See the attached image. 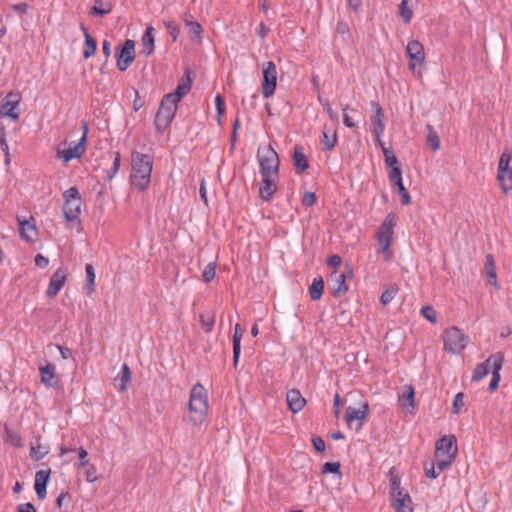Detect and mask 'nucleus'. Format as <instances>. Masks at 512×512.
I'll list each match as a JSON object with an SVG mask.
<instances>
[{"instance_id":"1","label":"nucleus","mask_w":512,"mask_h":512,"mask_svg":"<svg viewBox=\"0 0 512 512\" xmlns=\"http://www.w3.org/2000/svg\"><path fill=\"white\" fill-rule=\"evenodd\" d=\"M132 173L130 183L138 191L146 190L151 181L153 158L150 155L133 151L131 154Z\"/></svg>"},{"instance_id":"2","label":"nucleus","mask_w":512,"mask_h":512,"mask_svg":"<svg viewBox=\"0 0 512 512\" xmlns=\"http://www.w3.org/2000/svg\"><path fill=\"white\" fill-rule=\"evenodd\" d=\"M208 410V394L205 387L196 383L190 392L189 399V418L194 425H199L204 421Z\"/></svg>"},{"instance_id":"3","label":"nucleus","mask_w":512,"mask_h":512,"mask_svg":"<svg viewBox=\"0 0 512 512\" xmlns=\"http://www.w3.org/2000/svg\"><path fill=\"white\" fill-rule=\"evenodd\" d=\"M395 226V215L389 213L379 227L376 238L380 246V252L384 254V260L389 261L392 257L390 246L393 240V228Z\"/></svg>"},{"instance_id":"4","label":"nucleus","mask_w":512,"mask_h":512,"mask_svg":"<svg viewBox=\"0 0 512 512\" xmlns=\"http://www.w3.org/2000/svg\"><path fill=\"white\" fill-rule=\"evenodd\" d=\"M63 214L67 222L80 224L79 215L81 212L82 199L76 187H70L63 193Z\"/></svg>"},{"instance_id":"5","label":"nucleus","mask_w":512,"mask_h":512,"mask_svg":"<svg viewBox=\"0 0 512 512\" xmlns=\"http://www.w3.org/2000/svg\"><path fill=\"white\" fill-rule=\"evenodd\" d=\"M390 497L394 512H413L412 499L407 491L400 487V479L391 477Z\"/></svg>"},{"instance_id":"6","label":"nucleus","mask_w":512,"mask_h":512,"mask_svg":"<svg viewBox=\"0 0 512 512\" xmlns=\"http://www.w3.org/2000/svg\"><path fill=\"white\" fill-rule=\"evenodd\" d=\"M176 110L177 103L172 101L171 96L164 95L154 119V125L157 131L163 132L170 126Z\"/></svg>"},{"instance_id":"7","label":"nucleus","mask_w":512,"mask_h":512,"mask_svg":"<svg viewBox=\"0 0 512 512\" xmlns=\"http://www.w3.org/2000/svg\"><path fill=\"white\" fill-rule=\"evenodd\" d=\"M443 342L445 351L460 354L466 348L469 337L456 326H452L444 331Z\"/></svg>"},{"instance_id":"8","label":"nucleus","mask_w":512,"mask_h":512,"mask_svg":"<svg viewBox=\"0 0 512 512\" xmlns=\"http://www.w3.org/2000/svg\"><path fill=\"white\" fill-rule=\"evenodd\" d=\"M257 157L260 165V174L278 176L280 166L279 156L270 145L259 148Z\"/></svg>"},{"instance_id":"9","label":"nucleus","mask_w":512,"mask_h":512,"mask_svg":"<svg viewBox=\"0 0 512 512\" xmlns=\"http://www.w3.org/2000/svg\"><path fill=\"white\" fill-rule=\"evenodd\" d=\"M406 54L409 57V69L421 76V67L425 63V51L423 44L418 40H411L406 46Z\"/></svg>"},{"instance_id":"10","label":"nucleus","mask_w":512,"mask_h":512,"mask_svg":"<svg viewBox=\"0 0 512 512\" xmlns=\"http://www.w3.org/2000/svg\"><path fill=\"white\" fill-rule=\"evenodd\" d=\"M135 42L131 39L116 48L117 68L124 72L135 60Z\"/></svg>"},{"instance_id":"11","label":"nucleus","mask_w":512,"mask_h":512,"mask_svg":"<svg viewBox=\"0 0 512 512\" xmlns=\"http://www.w3.org/2000/svg\"><path fill=\"white\" fill-rule=\"evenodd\" d=\"M354 276L353 269L350 265L346 264V272H341L335 269L331 275L329 282L332 284V295L338 297L348 292L349 287L346 283V278Z\"/></svg>"},{"instance_id":"12","label":"nucleus","mask_w":512,"mask_h":512,"mask_svg":"<svg viewBox=\"0 0 512 512\" xmlns=\"http://www.w3.org/2000/svg\"><path fill=\"white\" fill-rule=\"evenodd\" d=\"M277 85L276 65L268 61L263 65L262 93L265 98L272 96Z\"/></svg>"},{"instance_id":"13","label":"nucleus","mask_w":512,"mask_h":512,"mask_svg":"<svg viewBox=\"0 0 512 512\" xmlns=\"http://www.w3.org/2000/svg\"><path fill=\"white\" fill-rule=\"evenodd\" d=\"M21 97L17 92L8 93L3 99L0 109V116L9 117L12 120H18L20 113L17 111Z\"/></svg>"},{"instance_id":"14","label":"nucleus","mask_w":512,"mask_h":512,"mask_svg":"<svg viewBox=\"0 0 512 512\" xmlns=\"http://www.w3.org/2000/svg\"><path fill=\"white\" fill-rule=\"evenodd\" d=\"M457 451V440L454 435L443 436L436 442L435 457L450 456L455 459Z\"/></svg>"},{"instance_id":"15","label":"nucleus","mask_w":512,"mask_h":512,"mask_svg":"<svg viewBox=\"0 0 512 512\" xmlns=\"http://www.w3.org/2000/svg\"><path fill=\"white\" fill-rule=\"evenodd\" d=\"M372 111L374 112V116L371 118L372 123V133L375 137V143L381 142V136L385 130L384 124V112L379 105V103L372 101L371 102Z\"/></svg>"},{"instance_id":"16","label":"nucleus","mask_w":512,"mask_h":512,"mask_svg":"<svg viewBox=\"0 0 512 512\" xmlns=\"http://www.w3.org/2000/svg\"><path fill=\"white\" fill-rule=\"evenodd\" d=\"M67 280V272L64 268H58L50 278L46 296L49 299H54L60 290L63 288Z\"/></svg>"},{"instance_id":"17","label":"nucleus","mask_w":512,"mask_h":512,"mask_svg":"<svg viewBox=\"0 0 512 512\" xmlns=\"http://www.w3.org/2000/svg\"><path fill=\"white\" fill-rule=\"evenodd\" d=\"M192 86V79L190 76V70L186 69L184 72L183 77L181 78L180 82L178 83L176 89L172 93L166 94V96H171L172 101L178 102L189 93Z\"/></svg>"},{"instance_id":"18","label":"nucleus","mask_w":512,"mask_h":512,"mask_svg":"<svg viewBox=\"0 0 512 512\" xmlns=\"http://www.w3.org/2000/svg\"><path fill=\"white\" fill-rule=\"evenodd\" d=\"M50 475H51L50 468L41 469V470L37 471L35 474L34 488H35L36 495L39 499H44L46 497V493H47L46 488H47V484L50 479Z\"/></svg>"},{"instance_id":"19","label":"nucleus","mask_w":512,"mask_h":512,"mask_svg":"<svg viewBox=\"0 0 512 512\" xmlns=\"http://www.w3.org/2000/svg\"><path fill=\"white\" fill-rule=\"evenodd\" d=\"M489 361H493L492 378L489 383V390L494 391L500 381V370L502 369L504 362V355L501 352L494 353L489 356Z\"/></svg>"},{"instance_id":"20","label":"nucleus","mask_w":512,"mask_h":512,"mask_svg":"<svg viewBox=\"0 0 512 512\" xmlns=\"http://www.w3.org/2000/svg\"><path fill=\"white\" fill-rule=\"evenodd\" d=\"M17 220L19 224L20 237L27 242L34 241L37 236V228L34 218L31 217L29 220H22L18 217Z\"/></svg>"},{"instance_id":"21","label":"nucleus","mask_w":512,"mask_h":512,"mask_svg":"<svg viewBox=\"0 0 512 512\" xmlns=\"http://www.w3.org/2000/svg\"><path fill=\"white\" fill-rule=\"evenodd\" d=\"M262 185L259 189V195L262 200L269 201L273 198L277 186L274 182V175L261 174Z\"/></svg>"},{"instance_id":"22","label":"nucleus","mask_w":512,"mask_h":512,"mask_svg":"<svg viewBox=\"0 0 512 512\" xmlns=\"http://www.w3.org/2000/svg\"><path fill=\"white\" fill-rule=\"evenodd\" d=\"M85 153V143L79 141L75 146L57 151V157L62 159L64 163H68L72 159L80 158Z\"/></svg>"},{"instance_id":"23","label":"nucleus","mask_w":512,"mask_h":512,"mask_svg":"<svg viewBox=\"0 0 512 512\" xmlns=\"http://www.w3.org/2000/svg\"><path fill=\"white\" fill-rule=\"evenodd\" d=\"M286 401L289 409L293 413L301 411L306 404L305 398L297 389H291L287 392Z\"/></svg>"},{"instance_id":"24","label":"nucleus","mask_w":512,"mask_h":512,"mask_svg":"<svg viewBox=\"0 0 512 512\" xmlns=\"http://www.w3.org/2000/svg\"><path fill=\"white\" fill-rule=\"evenodd\" d=\"M368 414H369V404H368V402L365 401V402H363V404L361 405V408H359V409L349 406L346 409L345 420H346L347 424L350 425L351 422L354 420H359V421L364 420L368 416Z\"/></svg>"},{"instance_id":"25","label":"nucleus","mask_w":512,"mask_h":512,"mask_svg":"<svg viewBox=\"0 0 512 512\" xmlns=\"http://www.w3.org/2000/svg\"><path fill=\"white\" fill-rule=\"evenodd\" d=\"M41 373V382L47 387H54L57 383V377L55 375V365L48 363L39 368Z\"/></svg>"},{"instance_id":"26","label":"nucleus","mask_w":512,"mask_h":512,"mask_svg":"<svg viewBox=\"0 0 512 512\" xmlns=\"http://www.w3.org/2000/svg\"><path fill=\"white\" fill-rule=\"evenodd\" d=\"M293 164L297 174H302L308 167L309 162L301 146H295L293 152Z\"/></svg>"},{"instance_id":"27","label":"nucleus","mask_w":512,"mask_h":512,"mask_svg":"<svg viewBox=\"0 0 512 512\" xmlns=\"http://www.w3.org/2000/svg\"><path fill=\"white\" fill-rule=\"evenodd\" d=\"M154 33L155 29L152 26H148L142 36L141 45L142 51L141 53L145 56H149L154 52Z\"/></svg>"},{"instance_id":"28","label":"nucleus","mask_w":512,"mask_h":512,"mask_svg":"<svg viewBox=\"0 0 512 512\" xmlns=\"http://www.w3.org/2000/svg\"><path fill=\"white\" fill-rule=\"evenodd\" d=\"M81 30L85 37L83 57L88 59L96 53L97 43L96 40L89 34L87 28L81 24Z\"/></svg>"},{"instance_id":"29","label":"nucleus","mask_w":512,"mask_h":512,"mask_svg":"<svg viewBox=\"0 0 512 512\" xmlns=\"http://www.w3.org/2000/svg\"><path fill=\"white\" fill-rule=\"evenodd\" d=\"M50 451L48 444H42L41 443V436H38L36 439V442L31 445L30 448V457L35 460L39 461L43 459Z\"/></svg>"},{"instance_id":"30","label":"nucleus","mask_w":512,"mask_h":512,"mask_svg":"<svg viewBox=\"0 0 512 512\" xmlns=\"http://www.w3.org/2000/svg\"><path fill=\"white\" fill-rule=\"evenodd\" d=\"M131 380V371L129 366L124 363L121 368V373L114 379L115 386L119 391L124 392L127 389V384Z\"/></svg>"},{"instance_id":"31","label":"nucleus","mask_w":512,"mask_h":512,"mask_svg":"<svg viewBox=\"0 0 512 512\" xmlns=\"http://www.w3.org/2000/svg\"><path fill=\"white\" fill-rule=\"evenodd\" d=\"M485 271L489 279V283L494 287L498 288L496 266L492 254H487L485 256Z\"/></svg>"},{"instance_id":"32","label":"nucleus","mask_w":512,"mask_h":512,"mask_svg":"<svg viewBox=\"0 0 512 512\" xmlns=\"http://www.w3.org/2000/svg\"><path fill=\"white\" fill-rule=\"evenodd\" d=\"M243 335V329L240 324L235 325V330L233 334V363L234 366L237 365L240 352H241V339Z\"/></svg>"},{"instance_id":"33","label":"nucleus","mask_w":512,"mask_h":512,"mask_svg":"<svg viewBox=\"0 0 512 512\" xmlns=\"http://www.w3.org/2000/svg\"><path fill=\"white\" fill-rule=\"evenodd\" d=\"M324 291V280L321 276L313 279L309 287V295L313 301L320 300Z\"/></svg>"},{"instance_id":"34","label":"nucleus","mask_w":512,"mask_h":512,"mask_svg":"<svg viewBox=\"0 0 512 512\" xmlns=\"http://www.w3.org/2000/svg\"><path fill=\"white\" fill-rule=\"evenodd\" d=\"M493 369V361H489V357L482 363L478 364L472 375L473 381H480L482 378H484L489 373V369Z\"/></svg>"},{"instance_id":"35","label":"nucleus","mask_w":512,"mask_h":512,"mask_svg":"<svg viewBox=\"0 0 512 512\" xmlns=\"http://www.w3.org/2000/svg\"><path fill=\"white\" fill-rule=\"evenodd\" d=\"M497 179L504 193L512 189V169L498 171Z\"/></svg>"},{"instance_id":"36","label":"nucleus","mask_w":512,"mask_h":512,"mask_svg":"<svg viewBox=\"0 0 512 512\" xmlns=\"http://www.w3.org/2000/svg\"><path fill=\"white\" fill-rule=\"evenodd\" d=\"M112 10V5L109 2L103 0H95L94 5L91 8V15L105 16Z\"/></svg>"},{"instance_id":"37","label":"nucleus","mask_w":512,"mask_h":512,"mask_svg":"<svg viewBox=\"0 0 512 512\" xmlns=\"http://www.w3.org/2000/svg\"><path fill=\"white\" fill-rule=\"evenodd\" d=\"M321 143L325 150H332L337 144V133L335 130L331 131L325 127L323 131Z\"/></svg>"},{"instance_id":"38","label":"nucleus","mask_w":512,"mask_h":512,"mask_svg":"<svg viewBox=\"0 0 512 512\" xmlns=\"http://www.w3.org/2000/svg\"><path fill=\"white\" fill-rule=\"evenodd\" d=\"M425 129L427 131V144L433 151L438 150L440 148V138L437 132L431 124H426Z\"/></svg>"},{"instance_id":"39","label":"nucleus","mask_w":512,"mask_h":512,"mask_svg":"<svg viewBox=\"0 0 512 512\" xmlns=\"http://www.w3.org/2000/svg\"><path fill=\"white\" fill-rule=\"evenodd\" d=\"M383 152L384 161L387 167L398 165L397 157L395 156L392 149L387 148L383 141L377 143Z\"/></svg>"},{"instance_id":"40","label":"nucleus","mask_w":512,"mask_h":512,"mask_svg":"<svg viewBox=\"0 0 512 512\" xmlns=\"http://www.w3.org/2000/svg\"><path fill=\"white\" fill-rule=\"evenodd\" d=\"M85 272H86V290L87 294L91 295L94 291V285H95V270L92 264H86L85 266Z\"/></svg>"},{"instance_id":"41","label":"nucleus","mask_w":512,"mask_h":512,"mask_svg":"<svg viewBox=\"0 0 512 512\" xmlns=\"http://www.w3.org/2000/svg\"><path fill=\"white\" fill-rule=\"evenodd\" d=\"M186 27L188 28V34L191 39H197L198 41H201L203 28L200 23L192 21L189 22Z\"/></svg>"},{"instance_id":"42","label":"nucleus","mask_w":512,"mask_h":512,"mask_svg":"<svg viewBox=\"0 0 512 512\" xmlns=\"http://www.w3.org/2000/svg\"><path fill=\"white\" fill-rule=\"evenodd\" d=\"M5 441L12 444L15 447L23 446V441L20 434L8 428L5 429Z\"/></svg>"},{"instance_id":"43","label":"nucleus","mask_w":512,"mask_h":512,"mask_svg":"<svg viewBox=\"0 0 512 512\" xmlns=\"http://www.w3.org/2000/svg\"><path fill=\"white\" fill-rule=\"evenodd\" d=\"M399 15L406 24L411 22L413 11L408 7V0H402L399 5Z\"/></svg>"},{"instance_id":"44","label":"nucleus","mask_w":512,"mask_h":512,"mask_svg":"<svg viewBox=\"0 0 512 512\" xmlns=\"http://www.w3.org/2000/svg\"><path fill=\"white\" fill-rule=\"evenodd\" d=\"M200 322L205 332H210L215 324V316L213 313H203L200 315Z\"/></svg>"},{"instance_id":"45","label":"nucleus","mask_w":512,"mask_h":512,"mask_svg":"<svg viewBox=\"0 0 512 512\" xmlns=\"http://www.w3.org/2000/svg\"><path fill=\"white\" fill-rule=\"evenodd\" d=\"M120 163H121V155L119 152H116L114 155L112 166L106 172V176H105L106 180L110 181L112 178L115 177V175L117 174V172L120 168Z\"/></svg>"},{"instance_id":"46","label":"nucleus","mask_w":512,"mask_h":512,"mask_svg":"<svg viewBox=\"0 0 512 512\" xmlns=\"http://www.w3.org/2000/svg\"><path fill=\"white\" fill-rule=\"evenodd\" d=\"M399 402L403 407L414 406V389L411 386L406 393H403L401 396H399Z\"/></svg>"},{"instance_id":"47","label":"nucleus","mask_w":512,"mask_h":512,"mask_svg":"<svg viewBox=\"0 0 512 512\" xmlns=\"http://www.w3.org/2000/svg\"><path fill=\"white\" fill-rule=\"evenodd\" d=\"M390 171L388 174L389 181L392 185L396 183H400L402 181V171L400 165L390 166Z\"/></svg>"},{"instance_id":"48","label":"nucleus","mask_w":512,"mask_h":512,"mask_svg":"<svg viewBox=\"0 0 512 512\" xmlns=\"http://www.w3.org/2000/svg\"><path fill=\"white\" fill-rule=\"evenodd\" d=\"M454 460L455 459L451 458L450 456L449 457L439 456V457H435L434 464H435L438 472L440 473L444 469H446L448 466H450L454 462Z\"/></svg>"},{"instance_id":"49","label":"nucleus","mask_w":512,"mask_h":512,"mask_svg":"<svg viewBox=\"0 0 512 512\" xmlns=\"http://www.w3.org/2000/svg\"><path fill=\"white\" fill-rule=\"evenodd\" d=\"M420 313L429 322H437V312L432 306H423L420 310Z\"/></svg>"},{"instance_id":"50","label":"nucleus","mask_w":512,"mask_h":512,"mask_svg":"<svg viewBox=\"0 0 512 512\" xmlns=\"http://www.w3.org/2000/svg\"><path fill=\"white\" fill-rule=\"evenodd\" d=\"M322 474L333 473L341 476L340 463L339 462H326L321 470Z\"/></svg>"},{"instance_id":"51","label":"nucleus","mask_w":512,"mask_h":512,"mask_svg":"<svg viewBox=\"0 0 512 512\" xmlns=\"http://www.w3.org/2000/svg\"><path fill=\"white\" fill-rule=\"evenodd\" d=\"M216 274V264L210 262L202 272V277L205 282H210L214 279Z\"/></svg>"},{"instance_id":"52","label":"nucleus","mask_w":512,"mask_h":512,"mask_svg":"<svg viewBox=\"0 0 512 512\" xmlns=\"http://www.w3.org/2000/svg\"><path fill=\"white\" fill-rule=\"evenodd\" d=\"M164 25L167 28L170 36L172 37V40L176 41V39L180 33L179 26L174 21H170V20L164 21Z\"/></svg>"},{"instance_id":"53","label":"nucleus","mask_w":512,"mask_h":512,"mask_svg":"<svg viewBox=\"0 0 512 512\" xmlns=\"http://www.w3.org/2000/svg\"><path fill=\"white\" fill-rule=\"evenodd\" d=\"M394 186H397V188H398V192H399V194L401 196V203L403 205L410 204L411 203V198H410V195H409L408 191L406 190V188L403 185V181H401L400 183L394 184Z\"/></svg>"},{"instance_id":"54","label":"nucleus","mask_w":512,"mask_h":512,"mask_svg":"<svg viewBox=\"0 0 512 512\" xmlns=\"http://www.w3.org/2000/svg\"><path fill=\"white\" fill-rule=\"evenodd\" d=\"M319 101L320 103L323 105V107L325 108L326 112L328 113L329 115V118L335 122V123H338L339 122V116L336 112H334L329 104V101L327 99H322L321 97H319Z\"/></svg>"},{"instance_id":"55","label":"nucleus","mask_w":512,"mask_h":512,"mask_svg":"<svg viewBox=\"0 0 512 512\" xmlns=\"http://www.w3.org/2000/svg\"><path fill=\"white\" fill-rule=\"evenodd\" d=\"M424 470H425L426 476L431 479H435L439 475V472L436 471V466L434 464V461H430V462L426 461L424 464Z\"/></svg>"},{"instance_id":"56","label":"nucleus","mask_w":512,"mask_h":512,"mask_svg":"<svg viewBox=\"0 0 512 512\" xmlns=\"http://www.w3.org/2000/svg\"><path fill=\"white\" fill-rule=\"evenodd\" d=\"M511 158L512 156L508 153H503L501 156H500V159H499V163H498V171H502V170H508L510 169V161H511Z\"/></svg>"},{"instance_id":"57","label":"nucleus","mask_w":512,"mask_h":512,"mask_svg":"<svg viewBox=\"0 0 512 512\" xmlns=\"http://www.w3.org/2000/svg\"><path fill=\"white\" fill-rule=\"evenodd\" d=\"M463 398H464V394L461 392L457 393L455 395L454 400H453V405H452V412L454 414L459 413L460 408L464 405Z\"/></svg>"},{"instance_id":"58","label":"nucleus","mask_w":512,"mask_h":512,"mask_svg":"<svg viewBox=\"0 0 512 512\" xmlns=\"http://www.w3.org/2000/svg\"><path fill=\"white\" fill-rule=\"evenodd\" d=\"M395 294H396V290L395 289H387L385 290L381 297H380V301L383 305H387L389 304L393 298L395 297Z\"/></svg>"},{"instance_id":"59","label":"nucleus","mask_w":512,"mask_h":512,"mask_svg":"<svg viewBox=\"0 0 512 512\" xmlns=\"http://www.w3.org/2000/svg\"><path fill=\"white\" fill-rule=\"evenodd\" d=\"M311 442H312L314 449L317 452L322 453L325 451V442L320 436H318V435L312 436Z\"/></svg>"},{"instance_id":"60","label":"nucleus","mask_w":512,"mask_h":512,"mask_svg":"<svg viewBox=\"0 0 512 512\" xmlns=\"http://www.w3.org/2000/svg\"><path fill=\"white\" fill-rule=\"evenodd\" d=\"M302 204L306 207H311L316 202V195L314 192H305L302 197Z\"/></svg>"},{"instance_id":"61","label":"nucleus","mask_w":512,"mask_h":512,"mask_svg":"<svg viewBox=\"0 0 512 512\" xmlns=\"http://www.w3.org/2000/svg\"><path fill=\"white\" fill-rule=\"evenodd\" d=\"M34 261H35V265L42 269L46 268L49 264V259L42 254H37L35 256Z\"/></svg>"},{"instance_id":"62","label":"nucleus","mask_w":512,"mask_h":512,"mask_svg":"<svg viewBox=\"0 0 512 512\" xmlns=\"http://www.w3.org/2000/svg\"><path fill=\"white\" fill-rule=\"evenodd\" d=\"M98 479L97 475H96V467L91 465L90 467H88V469L86 470V481L89 482V483H93L95 482L96 480Z\"/></svg>"},{"instance_id":"63","label":"nucleus","mask_w":512,"mask_h":512,"mask_svg":"<svg viewBox=\"0 0 512 512\" xmlns=\"http://www.w3.org/2000/svg\"><path fill=\"white\" fill-rule=\"evenodd\" d=\"M215 105H216L218 117H220L225 112V103L220 95H216Z\"/></svg>"},{"instance_id":"64","label":"nucleus","mask_w":512,"mask_h":512,"mask_svg":"<svg viewBox=\"0 0 512 512\" xmlns=\"http://www.w3.org/2000/svg\"><path fill=\"white\" fill-rule=\"evenodd\" d=\"M17 512H37L35 506L30 503H22L17 506Z\"/></svg>"}]
</instances>
